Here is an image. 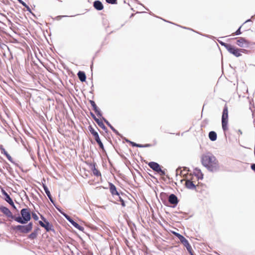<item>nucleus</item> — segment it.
Instances as JSON below:
<instances>
[{
	"instance_id": "obj_1",
	"label": "nucleus",
	"mask_w": 255,
	"mask_h": 255,
	"mask_svg": "<svg viewBox=\"0 0 255 255\" xmlns=\"http://www.w3.org/2000/svg\"><path fill=\"white\" fill-rule=\"evenodd\" d=\"M203 178V174L201 171L198 169H195L192 174L188 175L185 180L186 187L190 189H196L198 191L200 188L199 180Z\"/></svg>"
},
{
	"instance_id": "obj_2",
	"label": "nucleus",
	"mask_w": 255,
	"mask_h": 255,
	"mask_svg": "<svg viewBox=\"0 0 255 255\" xmlns=\"http://www.w3.org/2000/svg\"><path fill=\"white\" fill-rule=\"evenodd\" d=\"M202 164L211 171L219 169V165L216 158L212 155H204L202 157Z\"/></svg>"
},
{
	"instance_id": "obj_3",
	"label": "nucleus",
	"mask_w": 255,
	"mask_h": 255,
	"mask_svg": "<svg viewBox=\"0 0 255 255\" xmlns=\"http://www.w3.org/2000/svg\"><path fill=\"white\" fill-rule=\"evenodd\" d=\"M220 44L224 46L228 50V51L235 56L236 57H240L242 55V52L246 53L247 50L245 49L238 48L230 44L219 41Z\"/></svg>"
},
{
	"instance_id": "obj_4",
	"label": "nucleus",
	"mask_w": 255,
	"mask_h": 255,
	"mask_svg": "<svg viewBox=\"0 0 255 255\" xmlns=\"http://www.w3.org/2000/svg\"><path fill=\"white\" fill-rule=\"evenodd\" d=\"M21 217H15L14 220L18 223L24 224L31 220V211L29 208L22 209L20 211Z\"/></svg>"
},
{
	"instance_id": "obj_5",
	"label": "nucleus",
	"mask_w": 255,
	"mask_h": 255,
	"mask_svg": "<svg viewBox=\"0 0 255 255\" xmlns=\"http://www.w3.org/2000/svg\"><path fill=\"white\" fill-rule=\"evenodd\" d=\"M228 108L227 105H225V107H224L222 116V127L223 130L225 132L228 129Z\"/></svg>"
},
{
	"instance_id": "obj_6",
	"label": "nucleus",
	"mask_w": 255,
	"mask_h": 255,
	"mask_svg": "<svg viewBox=\"0 0 255 255\" xmlns=\"http://www.w3.org/2000/svg\"><path fill=\"white\" fill-rule=\"evenodd\" d=\"M32 223H29L26 225H17L13 227L14 230L18 231L21 233L26 234L31 231L32 229Z\"/></svg>"
},
{
	"instance_id": "obj_7",
	"label": "nucleus",
	"mask_w": 255,
	"mask_h": 255,
	"mask_svg": "<svg viewBox=\"0 0 255 255\" xmlns=\"http://www.w3.org/2000/svg\"><path fill=\"white\" fill-rule=\"evenodd\" d=\"M148 165L154 171L158 173L160 175H164L165 173L164 171L161 169L160 166L156 162H150L148 163Z\"/></svg>"
},
{
	"instance_id": "obj_8",
	"label": "nucleus",
	"mask_w": 255,
	"mask_h": 255,
	"mask_svg": "<svg viewBox=\"0 0 255 255\" xmlns=\"http://www.w3.org/2000/svg\"><path fill=\"white\" fill-rule=\"evenodd\" d=\"M176 236L179 239L181 243L186 247L187 250L189 253H191V252L193 251L191 246L189 243L188 240L185 239L183 236L181 235L178 233H176Z\"/></svg>"
},
{
	"instance_id": "obj_9",
	"label": "nucleus",
	"mask_w": 255,
	"mask_h": 255,
	"mask_svg": "<svg viewBox=\"0 0 255 255\" xmlns=\"http://www.w3.org/2000/svg\"><path fill=\"white\" fill-rule=\"evenodd\" d=\"M236 39L237 45L241 47L247 48L251 44V42L245 38L240 37Z\"/></svg>"
},
{
	"instance_id": "obj_10",
	"label": "nucleus",
	"mask_w": 255,
	"mask_h": 255,
	"mask_svg": "<svg viewBox=\"0 0 255 255\" xmlns=\"http://www.w3.org/2000/svg\"><path fill=\"white\" fill-rule=\"evenodd\" d=\"M0 211L7 217L14 220L15 216L12 215L11 211L7 207L1 206L0 207Z\"/></svg>"
},
{
	"instance_id": "obj_11",
	"label": "nucleus",
	"mask_w": 255,
	"mask_h": 255,
	"mask_svg": "<svg viewBox=\"0 0 255 255\" xmlns=\"http://www.w3.org/2000/svg\"><path fill=\"white\" fill-rule=\"evenodd\" d=\"M169 202L173 205H177L178 203L177 197L173 194H171L168 197Z\"/></svg>"
},
{
	"instance_id": "obj_12",
	"label": "nucleus",
	"mask_w": 255,
	"mask_h": 255,
	"mask_svg": "<svg viewBox=\"0 0 255 255\" xmlns=\"http://www.w3.org/2000/svg\"><path fill=\"white\" fill-rule=\"evenodd\" d=\"M91 169L93 171V174L97 177H101V173L100 171L96 167V164H91Z\"/></svg>"
},
{
	"instance_id": "obj_13",
	"label": "nucleus",
	"mask_w": 255,
	"mask_h": 255,
	"mask_svg": "<svg viewBox=\"0 0 255 255\" xmlns=\"http://www.w3.org/2000/svg\"><path fill=\"white\" fill-rule=\"evenodd\" d=\"M93 6L98 10H101L104 8L102 3L99 0H96L94 2Z\"/></svg>"
},
{
	"instance_id": "obj_14",
	"label": "nucleus",
	"mask_w": 255,
	"mask_h": 255,
	"mask_svg": "<svg viewBox=\"0 0 255 255\" xmlns=\"http://www.w3.org/2000/svg\"><path fill=\"white\" fill-rule=\"evenodd\" d=\"M109 188L111 193L112 195H119L118 192L117 190L116 186L112 183H109Z\"/></svg>"
},
{
	"instance_id": "obj_15",
	"label": "nucleus",
	"mask_w": 255,
	"mask_h": 255,
	"mask_svg": "<svg viewBox=\"0 0 255 255\" xmlns=\"http://www.w3.org/2000/svg\"><path fill=\"white\" fill-rule=\"evenodd\" d=\"M90 103L91 106H92V107L93 108V110H94L95 113L97 114V115L101 116L102 115L101 114V112L99 110V109H98V108L97 106V105H96V103H95V102L94 101L90 100Z\"/></svg>"
},
{
	"instance_id": "obj_16",
	"label": "nucleus",
	"mask_w": 255,
	"mask_h": 255,
	"mask_svg": "<svg viewBox=\"0 0 255 255\" xmlns=\"http://www.w3.org/2000/svg\"><path fill=\"white\" fill-rule=\"evenodd\" d=\"M44 222H45V223L41 221H39V225L41 227L44 228L45 229V230H46V231L49 232V231L51 230V227H50V224L48 222H47L45 220H44Z\"/></svg>"
},
{
	"instance_id": "obj_17",
	"label": "nucleus",
	"mask_w": 255,
	"mask_h": 255,
	"mask_svg": "<svg viewBox=\"0 0 255 255\" xmlns=\"http://www.w3.org/2000/svg\"><path fill=\"white\" fill-rule=\"evenodd\" d=\"M66 218L71 223V224L76 228L77 229H80V226L76 222H74L69 216L68 215H65Z\"/></svg>"
},
{
	"instance_id": "obj_18",
	"label": "nucleus",
	"mask_w": 255,
	"mask_h": 255,
	"mask_svg": "<svg viewBox=\"0 0 255 255\" xmlns=\"http://www.w3.org/2000/svg\"><path fill=\"white\" fill-rule=\"evenodd\" d=\"M79 79L81 82H84L86 81V76L85 72L83 71H79L78 74Z\"/></svg>"
},
{
	"instance_id": "obj_19",
	"label": "nucleus",
	"mask_w": 255,
	"mask_h": 255,
	"mask_svg": "<svg viewBox=\"0 0 255 255\" xmlns=\"http://www.w3.org/2000/svg\"><path fill=\"white\" fill-rule=\"evenodd\" d=\"M0 150H1V152L2 154H3L4 155H5V156L6 157V158H7V159L10 161V162H12V157H11V156L7 153V152L5 150V149L3 147H0Z\"/></svg>"
},
{
	"instance_id": "obj_20",
	"label": "nucleus",
	"mask_w": 255,
	"mask_h": 255,
	"mask_svg": "<svg viewBox=\"0 0 255 255\" xmlns=\"http://www.w3.org/2000/svg\"><path fill=\"white\" fill-rule=\"evenodd\" d=\"M94 137L95 139L96 140V141H97V142L98 143V144H99L100 147L102 149L104 150V145L99 137V134H97L96 135L94 136Z\"/></svg>"
},
{
	"instance_id": "obj_21",
	"label": "nucleus",
	"mask_w": 255,
	"mask_h": 255,
	"mask_svg": "<svg viewBox=\"0 0 255 255\" xmlns=\"http://www.w3.org/2000/svg\"><path fill=\"white\" fill-rule=\"evenodd\" d=\"M5 195L6 196V201L8 202L10 205H11L13 207V208L16 209V207L14 205L13 202L12 201V200L11 199L10 197L6 193H5Z\"/></svg>"
},
{
	"instance_id": "obj_22",
	"label": "nucleus",
	"mask_w": 255,
	"mask_h": 255,
	"mask_svg": "<svg viewBox=\"0 0 255 255\" xmlns=\"http://www.w3.org/2000/svg\"><path fill=\"white\" fill-rule=\"evenodd\" d=\"M209 137L210 139L212 141H215L217 139V134L214 131H210L209 133Z\"/></svg>"
},
{
	"instance_id": "obj_23",
	"label": "nucleus",
	"mask_w": 255,
	"mask_h": 255,
	"mask_svg": "<svg viewBox=\"0 0 255 255\" xmlns=\"http://www.w3.org/2000/svg\"><path fill=\"white\" fill-rule=\"evenodd\" d=\"M37 232L36 231H34L32 233H31L28 236V238L30 239L33 240L37 237Z\"/></svg>"
},
{
	"instance_id": "obj_24",
	"label": "nucleus",
	"mask_w": 255,
	"mask_h": 255,
	"mask_svg": "<svg viewBox=\"0 0 255 255\" xmlns=\"http://www.w3.org/2000/svg\"><path fill=\"white\" fill-rule=\"evenodd\" d=\"M89 129L91 133L93 135V136L96 135L98 133L94 129V128L92 126L89 127Z\"/></svg>"
},
{
	"instance_id": "obj_25",
	"label": "nucleus",
	"mask_w": 255,
	"mask_h": 255,
	"mask_svg": "<svg viewBox=\"0 0 255 255\" xmlns=\"http://www.w3.org/2000/svg\"><path fill=\"white\" fill-rule=\"evenodd\" d=\"M95 121L96 122V123H97L99 127H100L101 128L103 129L105 128V126L101 120L98 119L97 120H96Z\"/></svg>"
},
{
	"instance_id": "obj_26",
	"label": "nucleus",
	"mask_w": 255,
	"mask_h": 255,
	"mask_svg": "<svg viewBox=\"0 0 255 255\" xmlns=\"http://www.w3.org/2000/svg\"><path fill=\"white\" fill-rule=\"evenodd\" d=\"M119 201L121 202V205L123 207H126V205L125 202L123 198H122L121 197H119Z\"/></svg>"
},
{
	"instance_id": "obj_27",
	"label": "nucleus",
	"mask_w": 255,
	"mask_h": 255,
	"mask_svg": "<svg viewBox=\"0 0 255 255\" xmlns=\"http://www.w3.org/2000/svg\"><path fill=\"white\" fill-rule=\"evenodd\" d=\"M43 188L44 189V191L46 194L47 195H48L49 193H50L49 190H48V188L46 186H43Z\"/></svg>"
},
{
	"instance_id": "obj_28",
	"label": "nucleus",
	"mask_w": 255,
	"mask_h": 255,
	"mask_svg": "<svg viewBox=\"0 0 255 255\" xmlns=\"http://www.w3.org/2000/svg\"><path fill=\"white\" fill-rule=\"evenodd\" d=\"M241 26L239 27V28L234 33L235 35H239L242 33L241 31Z\"/></svg>"
},
{
	"instance_id": "obj_29",
	"label": "nucleus",
	"mask_w": 255,
	"mask_h": 255,
	"mask_svg": "<svg viewBox=\"0 0 255 255\" xmlns=\"http://www.w3.org/2000/svg\"><path fill=\"white\" fill-rule=\"evenodd\" d=\"M117 0H106V1L109 3L115 4L116 3Z\"/></svg>"
},
{
	"instance_id": "obj_30",
	"label": "nucleus",
	"mask_w": 255,
	"mask_h": 255,
	"mask_svg": "<svg viewBox=\"0 0 255 255\" xmlns=\"http://www.w3.org/2000/svg\"><path fill=\"white\" fill-rule=\"evenodd\" d=\"M132 144L133 146H135V147H142V144H137V143H134V142H132Z\"/></svg>"
},
{
	"instance_id": "obj_31",
	"label": "nucleus",
	"mask_w": 255,
	"mask_h": 255,
	"mask_svg": "<svg viewBox=\"0 0 255 255\" xmlns=\"http://www.w3.org/2000/svg\"><path fill=\"white\" fill-rule=\"evenodd\" d=\"M32 215L34 220H37L38 219V216L35 213H32Z\"/></svg>"
},
{
	"instance_id": "obj_32",
	"label": "nucleus",
	"mask_w": 255,
	"mask_h": 255,
	"mask_svg": "<svg viewBox=\"0 0 255 255\" xmlns=\"http://www.w3.org/2000/svg\"><path fill=\"white\" fill-rule=\"evenodd\" d=\"M91 115L92 117V118L96 121V120H97L98 119L96 117L95 115L93 114L92 113H91Z\"/></svg>"
},
{
	"instance_id": "obj_33",
	"label": "nucleus",
	"mask_w": 255,
	"mask_h": 255,
	"mask_svg": "<svg viewBox=\"0 0 255 255\" xmlns=\"http://www.w3.org/2000/svg\"><path fill=\"white\" fill-rule=\"evenodd\" d=\"M151 146V144H144V145H142V147H150Z\"/></svg>"
},
{
	"instance_id": "obj_34",
	"label": "nucleus",
	"mask_w": 255,
	"mask_h": 255,
	"mask_svg": "<svg viewBox=\"0 0 255 255\" xmlns=\"http://www.w3.org/2000/svg\"><path fill=\"white\" fill-rule=\"evenodd\" d=\"M251 168L255 172V164H253L251 165Z\"/></svg>"
},
{
	"instance_id": "obj_35",
	"label": "nucleus",
	"mask_w": 255,
	"mask_h": 255,
	"mask_svg": "<svg viewBox=\"0 0 255 255\" xmlns=\"http://www.w3.org/2000/svg\"><path fill=\"white\" fill-rule=\"evenodd\" d=\"M47 196L48 197L50 201L52 202V196L50 193H49V194H48V195H47Z\"/></svg>"
},
{
	"instance_id": "obj_36",
	"label": "nucleus",
	"mask_w": 255,
	"mask_h": 255,
	"mask_svg": "<svg viewBox=\"0 0 255 255\" xmlns=\"http://www.w3.org/2000/svg\"><path fill=\"white\" fill-rule=\"evenodd\" d=\"M110 127L115 132L116 131V130L113 127H112L111 125H110Z\"/></svg>"
},
{
	"instance_id": "obj_37",
	"label": "nucleus",
	"mask_w": 255,
	"mask_h": 255,
	"mask_svg": "<svg viewBox=\"0 0 255 255\" xmlns=\"http://www.w3.org/2000/svg\"><path fill=\"white\" fill-rule=\"evenodd\" d=\"M105 122L107 123V124L110 127V125H111L108 121H107V120H105Z\"/></svg>"
},
{
	"instance_id": "obj_38",
	"label": "nucleus",
	"mask_w": 255,
	"mask_h": 255,
	"mask_svg": "<svg viewBox=\"0 0 255 255\" xmlns=\"http://www.w3.org/2000/svg\"><path fill=\"white\" fill-rule=\"evenodd\" d=\"M189 254H190V255H194L193 251L191 252V253H189Z\"/></svg>"
},
{
	"instance_id": "obj_39",
	"label": "nucleus",
	"mask_w": 255,
	"mask_h": 255,
	"mask_svg": "<svg viewBox=\"0 0 255 255\" xmlns=\"http://www.w3.org/2000/svg\"><path fill=\"white\" fill-rule=\"evenodd\" d=\"M22 4H23L24 6H26V4H25V3H24V2H23V3H22Z\"/></svg>"
},
{
	"instance_id": "obj_40",
	"label": "nucleus",
	"mask_w": 255,
	"mask_h": 255,
	"mask_svg": "<svg viewBox=\"0 0 255 255\" xmlns=\"http://www.w3.org/2000/svg\"><path fill=\"white\" fill-rule=\"evenodd\" d=\"M251 21V20H250V19H249V20H247L245 22H248V21Z\"/></svg>"
}]
</instances>
